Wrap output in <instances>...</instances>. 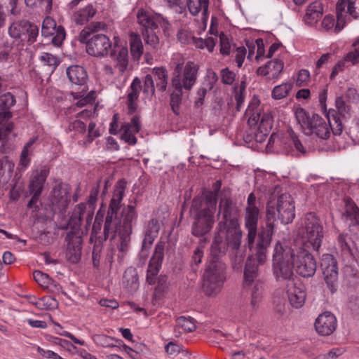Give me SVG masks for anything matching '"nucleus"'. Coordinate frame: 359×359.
<instances>
[{"label": "nucleus", "mask_w": 359, "mask_h": 359, "mask_svg": "<svg viewBox=\"0 0 359 359\" xmlns=\"http://www.w3.org/2000/svg\"><path fill=\"white\" fill-rule=\"evenodd\" d=\"M27 29L25 31V36L24 39H27L29 41L34 42L38 36L39 29L37 26L30 23L27 21Z\"/></svg>", "instance_id": "obj_63"}, {"label": "nucleus", "mask_w": 359, "mask_h": 359, "mask_svg": "<svg viewBox=\"0 0 359 359\" xmlns=\"http://www.w3.org/2000/svg\"><path fill=\"white\" fill-rule=\"evenodd\" d=\"M320 267L327 287L331 292H334L337 290L338 280L337 261L332 255L324 254L321 259Z\"/></svg>", "instance_id": "obj_16"}, {"label": "nucleus", "mask_w": 359, "mask_h": 359, "mask_svg": "<svg viewBox=\"0 0 359 359\" xmlns=\"http://www.w3.org/2000/svg\"><path fill=\"white\" fill-rule=\"evenodd\" d=\"M130 48L133 58L138 60L144 51L142 39L138 34L132 32L130 34Z\"/></svg>", "instance_id": "obj_38"}, {"label": "nucleus", "mask_w": 359, "mask_h": 359, "mask_svg": "<svg viewBox=\"0 0 359 359\" xmlns=\"http://www.w3.org/2000/svg\"><path fill=\"white\" fill-rule=\"evenodd\" d=\"M164 257V244L158 243L155 246L153 256L151 257L147 271V282L152 285L156 282V276L159 272Z\"/></svg>", "instance_id": "obj_20"}, {"label": "nucleus", "mask_w": 359, "mask_h": 359, "mask_svg": "<svg viewBox=\"0 0 359 359\" xmlns=\"http://www.w3.org/2000/svg\"><path fill=\"white\" fill-rule=\"evenodd\" d=\"M141 88L140 79L137 77L135 78L130 86L127 95L128 109L129 114L134 113L137 109L136 101L138 99Z\"/></svg>", "instance_id": "obj_32"}, {"label": "nucleus", "mask_w": 359, "mask_h": 359, "mask_svg": "<svg viewBox=\"0 0 359 359\" xmlns=\"http://www.w3.org/2000/svg\"><path fill=\"white\" fill-rule=\"evenodd\" d=\"M126 184V181L122 179L118 180L114 185V192L107 210L108 212L118 214L121 205V202L125 196Z\"/></svg>", "instance_id": "obj_25"}, {"label": "nucleus", "mask_w": 359, "mask_h": 359, "mask_svg": "<svg viewBox=\"0 0 359 359\" xmlns=\"http://www.w3.org/2000/svg\"><path fill=\"white\" fill-rule=\"evenodd\" d=\"M67 75L69 81L75 85L83 88L88 81V74L86 69L79 65H72L67 69Z\"/></svg>", "instance_id": "obj_30"}, {"label": "nucleus", "mask_w": 359, "mask_h": 359, "mask_svg": "<svg viewBox=\"0 0 359 359\" xmlns=\"http://www.w3.org/2000/svg\"><path fill=\"white\" fill-rule=\"evenodd\" d=\"M155 92L154 88V80L152 75L147 74L144 77L143 93L146 94L147 97L153 96Z\"/></svg>", "instance_id": "obj_58"}, {"label": "nucleus", "mask_w": 359, "mask_h": 359, "mask_svg": "<svg viewBox=\"0 0 359 359\" xmlns=\"http://www.w3.org/2000/svg\"><path fill=\"white\" fill-rule=\"evenodd\" d=\"M256 257L252 256L248 257L246 260L245 270H244V283L245 285H251L255 283V281L259 280L258 278V266L259 264H263L266 259V255H265V259L263 261H260L258 257L257 248V243L255 245H254ZM267 251V250H266ZM265 255H266V252H265Z\"/></svg>", "instance_id": "obj_21"}, {"label": "nucleus", "mask_w": 359, "mask_h": 359, "mask_svg": "<svg viewBox=\"0 0 359 359\" xmlns=\"http://www.w3.org/2000/svg\"><path fill=\"white\" fill-rule=\"evenodd\" d=\"M140 119L139 115H135L130 122L123 123L119 130L121 133V139L130 145H135L137 143L135 134L139 133L141 128Z\"/></svg>", "instance_id": "obj_22"}, {"label": "nucleus", "mask_w": 359, "mask_h": 359, "mask_svg": "<svg viewBox=\"0 0 359 359\" xmlns=\"http://www.w3.org/2000/svg\"><path fill=\"white\" fill-rule=\"evenodd\" d=\"M100 191V182L94 186L90 192V195L88 199V204L89 208L91 209V212L88 215L87 220H91L93 211L95 208V203L97 199V196Z\"/></svg>", "instance_id": "obj_53"}, {"label": "nucleus", "mask_w": 359, "mask_h": 359, "mask_svg": "<svg viewBox=\"0 0 359 359\" xmlns=\"http://www.w3.org/2000/svg\"><path fill=\"white\" fill-rule=\"evenodd\" d=\"M198 65L194 62L188 61L182 70L174 74L172 83L175 89L190 90L196 83Z\"/></svg>", "instance_id": "obj_13"}, {"label": "nucleus", "mask_w": 359, "mask_h": 359, "mask_svg": "<svg viewBox=\"0 0 359 359\" xmlns=\"http://www.w3.org/2000/svg\"><path fill=\"white\" fill-rule=\"evenodd\" d=\"M131 233V231L119 230V244L118 245L119 254L118 258L120 262L123 259L125 255L129 250Z\"/></svg>", "instance_id": "obj_43"}, {"label": "nucleus", "mask_w": 359, "mask_h": 359, "mask_svg": "<svg viewBox=\"0 0 359 359\" xmlns=\"http://www.w3.org/2000/svg\"><path fill=\"white\" fill-rule=\"evenodd\" d=\"M27 21L26 20H20L15 21L11 24L8 27V34L14 39L24 40L25 31L27 28Z\"/></svg>", "instance_id": "obj_36"}, {"label": "nucleus", "mask_w": 359, "mask_h": 359, "mask_svg": "<svg viewBox=\"0 0 359 359\" xmlns=\"http://www.w3.org/2000/svg\"><path fill=\"white\" fill-rule=\"evenodd\" d=\"M83 39H79V41L86 44V53L90 56L104 57L109 55L112 47L109 37L105 34H94Z\"/></svg>", "instance_id": "obj_12"}, {"label": "nucleus", "mask_w": 359, "mask_h": 359, "mask_svg": "<svg viewBox=\"0 0 359 359\" xmlns=\"http://www.w3.org/2000/svg\"><path fill=\"white\" fill-rule=\"evenodd\" d=\"M351 239L347 236L339 234L337 238V245L341 253L345 256H352L353 252L351 248Z\"/></svg>", "instance_id": "obj_50"}, {"label": "nucleus", "mask_w": 359, "mask_h": 359, "mask_svg": "<svg viewBox=\"0 0 359 359\" xmlns=\"http://www.w3.org/2000/svg\"><path fill=\"white\" fill-rule=\"evenodd\" d=\"M152 74L157 88L161 91H165L168 84V74L166 69L163 67H156L154 68Z\"/></svg>", "instance_id": "obj_46"}, {"label": "nucleus", "mask_w": 359, "mask_h": 359, "mask_svg": "<svg viewBox=\"0 0 359 359\" xmlns=\"http://www.w3.org/2000/svg\"><path fill=\"white\" fill-rule=\"evenodd\" d=\"M40 60L45 65L52 67L54 70L60 64L59 60L53 55L48 53H43L40 56Z\"/></svg>", "instance_id": "obj_61"}, {"label": "nucleus", "mask_w": 359, "mask_h": 359, "mask_svg": "<svg viewBox=\"0 0 359 359\" xmlns=\"http://www.w3.org/2000/svg\"><path fill=\"white\" fill-rule=\"evenodd\" d=\"M121 222L118 218V214L108 212L104 224V240L108 238L114 239L116 233H119V226Z\"/></svg>", "instance_id": "obj_29"}, {"label": "nucleus", "mask_w": 359, "mask_h": 359, "mask_svg": "<svg viewBox=\"0 0 359 359\" xmlns=\"http://www.w3.org/2000/svg\"><path fill=\"white\" fill-rule=\"evenodd\" d=\"M222 82L226 85H231L235 81L236 74L229 68L222 69L220 72Z\"/></svg>", "instance_id": "obj_62"}, {"label": "nucleus", "mask_w": 359, "mask_h": 359, "mask_svg": "<svg viewBox=\"0 0 359 359\" xmlns=\"http://www.w3.org/2000/svg\"><path fill=\"white\" fill-rule=\"evenodd\" d=\"M336 32H340L346 24V17L359 18V0H338L336 5Z\"/></svg>", "instance_id": "obj_15"}, {"label": "nucleus", "mask_w": 359, "mask_h": 359, "mask_svg": "<svg viewBox=\"0 0 359 359\" xmlns=\"http://www.w3.org/2000/svg\"><path fill=\"white\" fill-rule=\"evenodd\" d=\"M323 11V5L320 1L311 3L306 10V22L311 25L316 23L322 17Z\"/></svg>", "instance_id": "obj_33"}, {"label": "nucleus", "mask_w": 359, "mask_h": 359, "mask_svg": "<svg viewBox=\"0 0 359 359\" xmlns=\"http://www.w3.org/2000/svg\"><path fill=\"white\" fill-rule=\"evenodd\" d=\"M86 124L80 120H74L69 122L68 126L66 128L67 133L74 131L75 135L83 134L86 132Z\"/></svg>", "instance_id": "obj_56"}, {"label": "nucleus", "mask_w": 359, "mask_h": 359, "mask_svg": "<svg viewBox=\"0 0 359 359\" xmlns=\"http://www.w3.org/2000/svg\"><path fill=\"white\" fill-rule=\"evenodd\" d=\"M316 331L322 335L331 334L337 327V319L330 312L326 311L319 315L315 322Z\"/></svg>", "instance_id": "obj_23"}, {"label": "nucleus", "mask_w": 359, "mask_h": 359, "mask_svg": "<svg viewBox=\"0 0 359 359\" xmlns=\"http://www.w3.org/2000/svg\"><path fill=\"white\" fill-rule=\"evenodd\" d=\"M135 201L134 204H128L125 206L121 211V225L119 230L133 231V224L135 223L137 219V212L135 210Z\"/></svg>", "instance_id": "obj_26"}, {"label": "nucleus", "mask_w": 359, "mask_h": 359, "mask_svg": "<svg viewBox=\"0 0 359 359\" xmlns=\"http://www.w3.org/2000/svg\"><path fill=\"white\" fill-rule=\"evenodd\" d=\"M217 195L208 192L205 198L195 197L191 203L190 212L194 221L191 224V234L196 237H203L212 229L217 209Z\"/></svg>", "instance_id": "obj_3"}, {"label": "nucleus", "mask_w": 359, "mask_h": 359, "mask_svg": "<svg viewBox=\"0 0 359 359\" xmlns=\"http://www.w3.org/2000/svg\"><path fill=\"white\" fill-rule=\"evenodd\" d=\"M86 209L85 203H81L78 204L74 208L73 214L67 224L68 226H71L74 229L67 233L65 238L67 242V252L68 254H72V257L69 259L73 262H76L80 259L81 238L76 234L75 230L80 226Z\"/></svg>", "instance_id": "obj_7"}, {"label": "nucleus", "mask_w": 359, "mask_h": 359, "mask_svg": "<svg viewBox=\"0 0 359 359\" xmlns=\"http://www.w3.org/2000/svg\"><path fill=\"white\" fill-rule=\"evenodd\" d=\"M16 103L15 97L11 93H6L0 96V109L10 111Z\"/></svg>", "instance_id": "obj_54"}, {"label": "nucleus", "mask_w": 359, "mask_h": 359, "mask_svg": "<svg viewBox=\"0 0 359 359\" xmlns=\"http://www.w3.org/2000/svg\"><path fill=\"white\" fill-rule=\"evenodd\" d=\"M337 111L330 109L326 117L329 121L332 131L334 135H339L343 131V126L340 117L344 118L350 116V106L348 105L343 97H337L335 100Z\"/></svg>", "instance_id": "obj_14"}, {"label": "nucleus", "mask_w": 359, "mask_h": 359, "mask_svg": "<svg viewBox=\"0 0 359 359\" xmlns=\"http://www.w3.org/2000/svg\"><path fill=\"white\" fill-rule=\"evenodd\" d=\"M35 140H29L24 146L20 158V162L18 164V168L22 170H26L31 163V155L32 150L31 149L32 146L34 143Z\"/></svg>", "instance_id": "obj_45"}, {"label": "nucleus", "mask_w": 359, "mask_h": 359, "mask_svg": "<svg viewBox=\"0 0 359 359\" xmlns=\"http://www.w3.org/2000/svg\"><path fill=\"white\" fill-rule=\"evenodd\" d=\"M96 13V8L93 5L89 4L74 12L72 15V20L76 24L83 25L88 22L95 16Z\"/></svg>", "instance_id": "obj_35"}, {"label": "nucleus", "mask_w": 359, "mask_h": 359, "mask_svg": "<svg viewBox=\"0 0 359 359\" xmlns=\"http://www.w3.org/2000/svg\"><path fill=\"white\" fill-rule=\"evenodd\" d=\"M41 34L44 37L52 36L51 42L55 46H60L66 37L65 28L61 26H57L55 21L51 18H46L43 20Z\"/></svg>", "instance_id": "obj_19"}, {"label": "nucleus", "mask_w": 359, "mask_h": 359, "mask_svg": "<svg viewBox=\"0 0 359 359\" xmlns=\"http://www.w3.org/2000/svg\"><path fill=\"white\" fill-rule=\"evenodd\" d=\"M324 237L323 227L319 218L313 212H309L304 217V238L314 250L318 251Z\"/></svg>", "instance_id": "obj_11"}, {"label": "nucleus", "mask_w": 359, "mask_h": 359, "mask_svg": "<svg viewBox=\"0 0 359 359\" xmlns=\"http://www.w3.org/2000/svg\"><path fill=\"white\" fill-rule=\"evenodd\" d=\"M264 286L260 280L255 281L251 292L250 306L253 311L258 309L263 297Z\"/></svg>", "instance_id": "obj_44"}, {"label": "nucleus", "mask_w": 359, "mask_h": 359, "mask_svg": "<svg viewBox=\"0 0 359 359\" xmlns=\"http://www.w3.org/2000/svg\"><path fill=\"white\" fill-rule=\"evenodd\" d=\"M297 123L300 125L304 133L307 135H315L321 140H327L330 136L329 123L318 114L308 116L306 111L298 107L294 111Z\"/></svg>", "instance_id": "obj_6"}, {"label": "nucleus", "mask_w": 359, "mask_h": 359, "mask_svg": "<svg viewBox=\"0 0 359 359\" xmlns=\"http://www.w3.org/2000/svg\"><path fill=\"white\" fill-rule=\"evenodd\" d=\"M238 214L239 209L230 197H221L218 215L222 216V220L217 224L211 245V252L214 256L225 255L228 248L233 250L240 248L242 231L238 219Z\"/></svg>", "instance_id": "obj_1"}, {"label": "nucleus", "mask_w": 359, "mask_h": 359, "mask_svg": "<svg viewBox=\"0 0 359 359\" xmlns=\"http://www.w3.org/2000/svg\"><path fill=\"white\" fill-rule=\"evenodd\" d=\"M287 294L289 302L294 308L299 309L304 304L306 292L302 284L290 282L287 285Z\"/></svg>", "instance_id": "obj_24"}, {"label": "nucleus", "mask_w": 359, "mask_h": 359, "mask_svg": "<svg viewBox=\"0 0 359 359\" xmlns=\"http://www.w3.org/2000/svg\"><path fill=\"white\" fill-rule=\"evenodd\" d=\"M88 90L87 86H84L80 92H72L71 94L74 100L78 101L76 103V107H83L88 103H91L95 99V94L93 90H90L86 94Z\"/></svg>", "instance_id": "obj_37"}, {"label": "nucleus", "mask_w": 359, "mask_h": 359, "mask_svg": "<svg viewBox=\"0 0 359 359\" xmlns=\"http://www.w3.org/2000/svg\"><path fill=\"white\" fill-rule=\"evenodd\" d=\"M283 224L291 223L295 217V207L290 195L283 194L276 201V205L271 203L266 207V224L260 228L257 241V253L259 260L265 259V252L270 245L275 229L276 213Z\"/></svg>", "instance_id": "obj_2"}, {"label": "nucleus", "mask_w": 359, "mask_h": 359, "mask_svg": "<svg viewBox=\"0 0 359 359\" xmlns=\"http://www.w3.org/2000/svg\"><path fill=\"white\" fill-rule=\"evenodd\" d=\"M293 84L290 82L283 83L275 86L271 91V97L278 100L287 97L292 90Z\"/></svg>", "instance_id": "obj_47"}, {"label": "nucleus", "mask_w": 359, "mask_h": 359, "mask_svg": "<svg viewBox=\"0 0 359 359\" xmlns=\"http://www.w3.org/2000/svg\"><path fill=\"white\" fill-rule=\"evenodd\" d=\"M285 149L287 154L296 157L304 156L307 153L306 147L293 131L289 133V137L285 143Z\"/></svg>", "instance_id": "obj_27"}, {"label": "nucleus", "mask_w": 359, "mask_h": 359, "mask_svg": "<svg viewBox=\"0 0 359 359\" xmlns=\"http://www.w3.org/2000/svg\"><path fill=\"white\" fill-rule=\"evenodd\" d=\"M283 69V62L280 60H274L268 62L264 66L257 69V74L260 76H266L267 79H276Z\"/></svg>", "instance_id": "obj_28"}, {"label": "nucleus", "mask_w": 359, "mask_h": 359, "mask_svg": "<svg viewBox=\"0 0 359 359\" xmlns=\"http://www.w3.org/2000/svg\"><path fill=\"white\" fill-rule=\"evenodd\" d=\"M290 248L276 243L273 255V273L277 280H291L294 276L293 266L290 255H286Z\"/></svg>", "instance_id": "obj_8"}, {"label": "nucleus", "mask_w": 359, "mask_h": 359, "mask_svg": "<svg viewBox=\"0 0 359 359\" xmlns=\"http://www.w3.org/2000/svg\"><path fill=\"white\" fill-rule=\"evenodd\" d=\"M182 90L175 89L170 95V107L172 111L179 115L180 113V104L182 102Z\"/></svg>", "instance_id": "obj_51"}, {"label": "nucleus", "mask_w": 359, "mask_h": 359, "mask_svg": "<svg viewBox=\"0 0 359 359\" xmlns=\"http://www.w3.org/2000/svg\"><path fill=\"white\" fill-rule=\"evenodd\" d=\"M210 260L203 276L202 289L205 294L208 296L216 295L221 290L224 280H226V266L218 258L219 256H214Z\"/></svg>", "instance_id": "obj_4"}, {"label": "nucleus", "mask_w": 359, "mask_h": 359, "mask_svg": "<svg viewBox=\"0 0 359 359\" xmlns=\"http://www.w3.org/2000/svg\"><path fill=\"white\" fill-rule=\"evenodd\" d=\"M187 6L192 15H197L200 12L204 16L208 13L209 0H187Z\"/></svg>", "instance_id": "obj_39"}, {"label": "nucleus", "mask_w": 359, "mask_h": 359, "mask_svg": "<svg viewBox=\"0 0 359 359\" xmlns=\"http://www.w3.org/2000/svg\"><path fill=\"white\" fill-rule=\"evenodd\" d=\"M353 46L354 50L344 56V60L355 65L359 63V38L353 43Z\"/></svg>", "instance_id": "obj_55"}, {"label": "nucleus", "mask_w": 359, "mask_h": 359, "mask_svg": "<svg viewBox=\"0 0 359 359\" xmlns=\"http://www.w3.org/2000/svg\"><path fill=\"white\" fill-rule=\"evenodd\" d=\"M156 29H146L142 31L145 43L153 48H157L159 45V38L156 33Z\"/></svg>", "instance_id": "obj_52"}, {"label": "nucleus", "mask_w": 359, "mask_h": 359, "mask_svg": "<svg viewBox=\"0 0 359 359\" xmlns=\"http://www.w3.org/2000/svg\"><path fill=\"white\" fill-rule=\"evenodd\" d=\"M160 230V224L156 219H151L144 230V238L142 241V250L144 248H149L158 236Z\"/></svg>", "instance_id": "obj_31"}, {"label": "nucleus", "mask_w": 359, "mask_h": 359, "mask_svg": "<svg viewBox=\"0 0 359 359\" xmlns=\"http://www.w3.org/2000/svg\"><path fill=\"white\" fill-rule=\"evenodd\" d=\"M137 22L142 27V31L146 29H158V25L155 17L144 11H139L137 15Z\"/></svg>", "instance_id": "obj_40"}, {"label": "nucleus", "mask_w": 359, "mask_h": 359, "mask_svg": "<svg viewBox=\"0 0 359 359\" xmlns=\"http://www.w3.org/2000/svg\"><path fill=\"white\" fill-rule=\"evenodd\" d=\"M286 255H290L292 266L300 276L311 277L315 274L317 269L316 262L308 250L302 248L294 250L290 248Z\"/></svg>", "instance_id": "obj_10"}, {"label": "nucleus", "mask_w": 359, "mask_h": 359, "mask_svg": "<svg viewBox=\"0 0 359 359\" xmlns=\"http://www.w3.org/2000/svg\"><path fill=\"white\" fill-rule=\"evenodd\" d=\"M111 58L116 60V67L120 74H123L128 64V50L127 47H121L118 49H112L110 53Z\"/></svg>", "instance_id": "obj_34"}, {"label": "nucleus", "mask_w": 359, "mask_h": 359, "mask_svg": "<svg viewBox=\"0 0 359 359\" xmlns=\"http://www.w3.org/2000/svg\"><path fill=\"white\" fill-rule=\"evenodd\" d=\"M54 0H25L26 6L32 9H44L46 12L52 10Z\"/></svg>", "instance_id": "obj_49"}, {"label": "nucleus", "mask_w": 359, "mask_h": 359, "mask_svg": "<svg viewBox=\"0 0 359 359\" xmlns=\"http://www.w3.org/2000/svg\"><path fill=\"white\" fill-rule=\"evenodd\" d=\"M33 276L35 281L42 287H48L52 281V279L48 274L41 271H35Z\"/></svg>", "instance_id": "obj_60"}, {"label": "nucleus", "mask_w": 359, "mask_h": 359, "mask_svg": "<svg viewBox=\"0 0 359 359\" xmlns=\"http://www.w3.org/2000/svg\"><path fill=\"white\" fill-rule=\"evenodd\" d=\"M107 29V25L104 22H93L83 29L79 36V39H83L90 37L94 34H100L99 32L104 31Z\"/></svg>", "instance_id": "obj_41"}, {"label": "nucleus", "mask_w": 359, "mask_h": 359, "mask_svg": "<svg viewBox=\"0 0 359 359\" xmlns=\"http://www.w3.org/2000/svg\"><path fill=\"white\" fill-rule=\"evenodd\" d=\"M49 172V167L46 165H39L32 170L27 185L29 194H41Z\"/></svg>", "instance_id": "obj_18"}, {"label": "nucleus", "mask_w": 359, "mask_h": 359, "mask_svg": "<svg viewBox=\"0 0 359 359\" xmlns=\"http://www.w3.org/2000/svg\"><path fill=\"white\" fill-rule=\"evenodd\" d=\"M245 116L248 118V125L250 127L258 126V133L255 134L257 142L265 140L273 126L272 116L270 113L262 114V107L260 101L257 97H253L245 112Z\"/></svg>", "instance_id": "obj_5"}, {"label": "nucleus", "mask_w": 359, "mask_h": 359, "mask_svg": "<svg viewBox=\"0 0 359 359\" xmlns=\"http://www.w3.org/2000/svg\"><path fill=\"white\" fill-rule=\"evenodd\" d=\"M346 217L350 221V227H356L359 231V208L355 205H348L346 208Z\"/></svg>", "instance_id": "obj_48"}, {"label": "nucleus", "mask_w": 359, "mask_h": 359, "mask_svg": "<svg viewBox=\"0 0 359 359\" xmlns=\"http://www.w3.org/2000/svg\"><path fill=\"white\" fill-rule=\"evenodd\" d=\"M70 192L71 187L69 184L62 182L55 184L50 196L54 210H65L70 202Z\"/></svg>", "instance_id": "obj_17"}, {"label": "nucleus", "mask_w": 359, "mask_h": 359, "mask_svg": "<svg viewBox=\"0 0 359 359\" xmlns=\"http://www.w3.org/2000/svg\"><path fill=\"white\" fill-rule=\"evenodd\" d=\"M245 90V82H241L239 87L236 86L234 87V97L235 100L236 102V109L238 111L240 110V107L243 104L244 102V93Z\"/></svg>", "instance_id": "obj_57"}, {"label": "nucleus", "mask_w": 359, "mask_h": 359, "mask_svg": "<svg viewBox=\"0 0 359 359\" xmlns=\"http://www.w3.org/2000/svg\"><path fill=\"white\" fill-rule=\"evenodd\" d=\"M196 324L194 319L180 316L176 320L175 332L181 334L182 332H191L196 330Z\"/></svg>", "instance_id": "obj_42"}, {"label": "nucleus", "mask_w": 359, "mask_h": 359, "mask_svg": "<svg viewBox=\"0 0 359 359\" xmlns=\"http://www.w3.org/2000/svg\"><path fill=\"white\" fill-rule=\"evenodd\" d=\"M184 58L180 53H175L172 55L170 61V65L174 67L173 75L178 72L180 70H182L184 68Z\"/></svg>", "instance_id": "obj_59"}, {"label": "nucleus", "mask_w": 359, "mask_h": 359, "mask_svg": "<svg viewBox=\"0 0 359 359\" xmlns=\"http://www.w3.org/2000/svg\"><path fill=\"white\" fill-rule=\"evenodd\" d=\"M220 41V53L222 55H229L231 51V43L226 35L222 33L219 35Z\"/></svg>", "instance_id": "obj_64"}, {"label": "nucleus", "mask_w": 359, "mask_h": 359, "mask_svg": "<svg viewBox=\"0 0 359 359\" xmlns=\"http://www.w3.org/2000/svg\"><path fill=\"white\" fill-rule=\"evenodd\" d=\"M259 202L253 192L250 193L247 199L245 208L244 224L248 231V243L250 249L255 245V238L257 236V226L259 218ZM258 238L257 239V241Z\"/></svg>", "instance_id": "obj_9"}]
</instances>
